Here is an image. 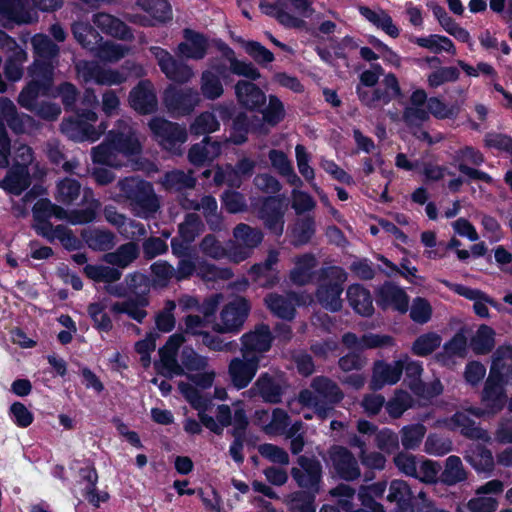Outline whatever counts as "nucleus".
<instances>
[{
    "mask_svg": "<svg viewBox=\"0 0 512 512\" xmlns=\"http://www.w3.org/2000/svg\"><path fill=\"white\" fill-rule=\"evenodd\" d=\"M120 195L129 201L138 215L149 217L159 209V201L150 182L126 177L118 183Z\"/></svg>",
    "mask_w": 512,
    "mask_h": 512,
    "instance_id": "1",
    "label": "nucleus"
},
{
    "mask_svg": "<svg viewBox=\"0 0 512 512\" xmlns=\"http://www.w3.org/2000/svg\"><path fill=\"white\" fill-rule=\"evenodd\" d=\"M319 280L321 282L316 289L318 303L330 312L340 311L342 309L343 283L346 280L344 270L338 266L322 268Z\"/></svg>",
    "mask_w": 512,
    "mask_h": 512,
    "instance_id": "2",
    "label": "nucleus"
},
{
    "mask_svg": "<svg viewBox=\"0 0 512 512\" xmlns=\"http://www.w3.org/2000/svg\"><path fill=\"white\" fill-rule=\"evenodd\" d=\"M154 139L168 152L181 155V145L187 140L186 129L178 123L155 116L148 123Z\"/></svg>",
    "mask_w": 512,
    "mask_h": 512,
    "instance_id": "3",
    "label": "nucleus"
},
{
    "mask_svg": "<svg viewBox=\"0 0 512 512\" xmlns=\"http://www.w3.org/2000/svg\"><path fill=\"white\" fill-rule=\"evenodd\" d=\"M250 310V302L245 297L236 296L223 306L220 323H215L213 330L218 333H238L243 328Z\"/></svg>",
    "mask_w": 512,
    "mask_h": 512,
    "instance_id": "4",
    "label": "nucleus"
},
{
    "mask_svg": "<svg viewBox=\"0 0 512 512\" xmlns=\"http://www.w3.org/2000/svg\"><path fill=\"white\" fill-rule=\"evenodd\" d=\"M233 237L235 242L230 246L228 255L235 263H240L251 256L263 241L264 235L258 228L239 223L233 229Z\"/></svg>",
    "mask_w": 512,
    "mask_h": 512,
    "instance_id": "5",
    "label": "nucleus"
},
{
    "mask_svg": "<svg viewBox=\"0 0 512 512\" xmlns=\"http://www.w3.org/2000/svg\"><path fill=\"white\" fill-rule=\"evenodd\" d=\"M451 159V165L457 167L459 172L466 175L470 180H480L489 185L493 183V178L487 172L467 165L469 163L474 166H481L485 162V157L479 149L466 145L454 151Z\"/></svg>",
    "mask_w": 512,
    "mask_h": 512,
    "instance_id": "6",
    "label": "nucleus"
},
{
    "mask_svg": "<svg viewBox=\"0 0 512 512\" xmlns=\"http://www.w3.org/2000/svg\"><path fill=\"white\" fill-rule=\"evenodd\" d=\"M297 464L299 467H292L290 470L291 477L297 486L319 493L323 478L321 462L315 456L299 455Z\"/></svg>",
    "mask_w": 512,
    "mask_h": 512,
    "instance_id": "7",
    "label": "nucleus"
},
{
    "mask_svg": "<svg viewBox=\"0 0 512 512\" xmlns=\"http://www.w3.org/2000/svg\"><path fill=\"white\" fill-rule=\"evenodd\" d=\"M289 384L283 372H262L253 384L255 390L263 402L268 404L282 403Z\"/></svg>",
    "mask_w": 512,
    "mask_h": 512,
    "instance_id": "8",
    "label": "nucleus"
},
{
    "mask_svg": "<svg viewBox=\"0 0 512 512\" xmlns=\"http://www.w3.org/2000/svg\"><path fill=\"white\" fill-rule=\"evenodd\" d=\"M200 102V94L194 88H178L169 85L163 93V103L174 115L191 114Z\"/></svg>",
    "mask_w": 512,
    "mask_h": 512,
    "instance_id": "9",
    "label": "nucleus"
},
{
    "mask_svg": "<svg viewBox=\"0 0 512 512\" xmlns=\"http://www.w3.org/2000/svg\"><path fill=\"white\" fill-rule=\"evenodd\" d=\"M332 472L339 479L354 481L361 475L360 467L354 454L345 446L332 445L327 451Z\"/></svg>",
    "mask_w": 512,
    "mask_h": 512,
    "instance_id": "10",
    "label": "nucleus"
},
{
    "mask_svg": "<svg viewBox=\"0 0 512 512\" xmlns=\"http://www.w3.org/2000/svg\"><path fill=\"white\" fill-rule=\"evenodd\" d=\"M150 51L156 58L160 70L169 80L184 84L193 77L192 68L188 64L175 59L166 49L154 46L150 48Z\"/></svg>",
    "mask_w": 512,
    "mask_h": 512,
    "instance_id": "11",
    "label": "nucleus"
},
{
    "mask_svg": "<svg viewBox=\"0 0 512 512\" xmlns=\"http://www.w3.org/2000/svg\"><path fill=\"white\" fill-rule=\"evenodd\" d=\"M241 353L248 356H258L261 361L263 354L268 352L274 340L267 324H257L254 330L244 333L241 338Z\"/></svg>",
    "mask_w": 512,
    "mask_h": 512,
    "instance_id": "12",
    "label": "nucleus"
},
{
    "mask_svg": "<svg viewBox=\"0 0 512 512\" xmlns=\"http://www.w3.org/2000/svg\"><path fill=\"white\" fill-rule=\"evenodd\" d=\"M36 20L31 13L29 0H0V23L6 29L31 24Z\"/></svg>",
    "mask_w": 512,
    "mask_h": 512,
    "instance_id": "13",
    "label": "nucleus"
},
{
    "mask_svg": "<svg viewBox=\"0 0 512 512\" xmlns=\"http://www.w3.org/2000/svg\"><path fill=\"white\" fill-rule=\"evenodd\" d=\"M260 367L258 356L242 354V358H233L228 365V374L233 386L238 389L246 388L255 377Z\"/></svg>",
    "mask_w": 512,
    "mask_h": 512,
    "instance_id": "14",
    "label": "nucleus"
},
{
    "mask_svg": "<svg viewBox=\"0 0 512 512\" xmlns=\"http://www.w3.org/2000/svg\"><path fill=\"white\" fill-rule=\"evenodd\" d=\"M130 107L140 115H150L158 109V99L150 80H140L129 92Z\"/></svg>",
    "mask_w": 512,
    "mask_h": 512,
    "instance_id": "15",
    "label": "nucleus"
},
{
    "mask_svg": "<svg viewBox=\"0 0 512 512\" xmlns=\"http://www.w3.org/2000/svg\"><path fill=\"white\" fill-rule=\"evenodd\" d=\"M95 109L90 107L77 108L74 111L76 114L75 118L70 117L63 121V130L72 129L78 131L81 134L82 140H90L92 142L98 140L102 132L97 131L91 124V122H95L98 119Z\"/></svg>",
    "mask_w": 512,
    "mask_h": 512,
    "instance_id": "16",
    "label": "nucleus"
},
{
    "mask_svg": "<svg viewBox=\"0 0 512 512\" xmlns=\"http://www.w3.org/2000/svg\"><path fill=\"white\" fill-rule=\"evenodd\" d=\"M183 39L177 46V54L180 57L191 60H202L206 57L209 49L208 37L191 28L183 29Z\"/></svg>",
    "mask_w": 512,
    "mask_h": 512,
    "instance_id": "17",
    "label": "nucleus"
},
{
    "mask_svg": "<svg viewBox=\"0 0 512 512\" xmlns=\"http://www.w3.org/2000/svg\"><path fill=\"white\" fill-rule=\"evenodd\" d=\"M376 304L383 311L393 308L400 313H406L409 297L402 288L386 281L376 291Z\"/></svg>",
    "mask_w": 512,
    "mask_h": 512,
    "instance_id": "18",
    "label": "nucleus"
},
{
    "mask_svg": "<svg viewBox=\"0 0 512 512\" xmlns=\"http://www.w3.org/2000/svg\"><path fill=\"white\" fill-rule=\"evenodd\" d=\"M260 218L265 227L275 236H281L284 230V211L282 200L278 196L264 199L259 210Z\"/></svg>",
    "mask_w": 512,
    "mask_h": 512,
    "instance_id": "19",
    "label": "nucleus"
},
{
    "mask_svg": "<svg viewBox=\"0 0 512 512\" xmlns=\"http://www.w3.org/2000/svg\"><path fill=\"white\" fill-rule=\"evenodd\" d=\"M343 345L351 351H364L395 345V339L387 334L366 333L358 337L353 332H347L342 336Z\"/></svg>",
    "mask_w": 512,
    "mask_h": 512,
    "instance_id": "20",
    "label": "nucleus"
},
{
    "mask_svg": "<svg viewBox=\"0 0 512 512\" xmlns=\"http://www.w3.org/2000/svg\"><path fill=\"white\" fill-rule=\"evenodd\" d=\"M235 95L239 105L252 112L261 111L267 101L264 91L248 80H239L236 83Z\"/></svg>",
    "mask_w": 512,
    "mask_h": 512,
    "instance_id": "21",
    "label": "nucleus"
},
{
    "mask_svg": "<svg viewBox=\"0 0 512 512\" xmlns=\"http://www.w3.org/2000/svg\"><path fill=\"white\" fill-rule=\"evenodd\" d=\"M415 494L404 480L394 479L390 482L387 502L393 504L391 512H414Z\"/></svg>",
    "mask_w": 512,
    "mask_h": 512,
    "instance_id": "22",
    "label": "nucleus"
},
{
    "mask_svg": "<svg viewBox=\"0 0 512 512\" xmlns=\"http://www.w3.org/2000/svg\"><path fill=\"white\" fill-rule=\"evenodd\" d=\"M30 185L31 175L26 163H15L0 181V188L14 196H20Z\"/></svg>",
    "mask_w": 512,
    "mask_h": 512,
    "instance_id": "23",
    "label": "nucleus"
},
{
    "mask_svg": "<svg viewBox=\"0 0 512 512\" xmlns=\"http://www.w3.org/2000/svg\"><path fill=\"white\" fill-rule=\"evenodd\" d=\"M402 376L401 361L396 360L392 364L383 360H376L373 365L370 388L373 391L381 390L385 385L396 384Z\"/></svg>",
    "mask_w": 512,
    "mask_h": 512,
    "instance_id": "24",
    "label": "nucleus"
},
{
    "mask_svg": "<svg viewBox=\"0 0 512 512\" xmlns=\"http://www.w3.org/2000/svg\"><path fill=\"white\" fill-rule=\"evenodd\" d=\"M94 25L103 33L114 38L131 41L134 38L131 28L119 18L107 13H97L93 16Z\"/></svg>",
    "mask_w": 512,
    "mask_h": 512,
    "instance_id": "25",
    "label": "nucleus"
},
{
    "mask_svg": "<svg viewBox=\"0 0 512 512\" xmlns=\"http://www.w3.org/2000/svg\"><path fill=\"white\" fill-rule=\"evenodd\" d=\"M347 301L353 311L362 317L374 314L373 297L369 289L362 284H351L346 292Z\"/></svg>",
    "mask_w": 512,
    "mask_h": 512,
    "instance_id": "26",
    "label": "nucleus"
},
{
    "mask_svg": "<svg viewBox=\"0 0 512 512\" xmlns=\"http://www.w3.org/2000/svg\"><path fill=\"white\" fill-rule=\"evenodd\" d=\"M318 261L314 254L304 253L294 260V267L290 270L289 279L296 286H305L312 282L314 269Z\"/></svg>",
    "mask_w": 512,
    "mask_h": 512,
    "instance_id": "27",
    "label": "nucleus"
},
{
    "mask_svg": "<svg viewBox=\"0 0 512 512\" xmlns=\"http://www.w3.org/2000/svg\"><path fill=\"white\" fill-rule=\"evenodd\" d=\"M310 386L325 406L336 405L344 398V393L338 384L327 376L314 377Z\"/></svg>",
    "mask_w": 512,
    "mask_h": 512,
    "instance_id": "28",
    "label": "nucleus"
},
{
    "mask_svg": "<svg viewBox=\"0 0 512 512\" xmlns=\"http://www.w3.org/2000/svg\"><path fill=\"white\" fill-rule=\"evenodd\" d=\"M136 4L151 17L147 23H143L144 26H156L172 20V8L168 0H136Z\"/></svg>",
    "mask_w": 512,
    "mask_h": 512,
    "instance_id": "29",
    "label": "nucleus"
},
{
    "mask_svg": "<svg viewBox=\"0 0 512 512\" xmlns=\"http://www.w3.org/2000/svg\"><path fill=\"white\" fill-rule=\"evenodd\" d=\"M296 293H291L289 297L277 293H270L265 297V304L271 313L280 319L291 321L296 314L292 299H297Z\"/></svg>",
    "mask_w": 512,
    "mask_h": 512,
    "instance_id": "30",
    "label": "nucleus"
},
{
    "mask_svg": "<svg viewBox=\"0 0 512 512\" xmlns=\"http://www.w3.org/2000/svg\"><path fill=\"white\" fill-rule=\"evenodd\" d=\"M81 237L93 251L107 252L115 246V234L99 228L83 230Z\"/></svg>",
    "mask_w": 512,
    "mask_h": 512,
    "instance_id": "31",
    "label": "nucleus"
},
{
    "mask_svg": "<svg viewBox=\"0 0 512 512\" xmlns=\"http://www.w3.org/2000/svg\"><path fill=\"white\" fill-rule=\"evenodd\" d=\"M504 386L491 384V379H486L481 400L486 409L492 414L500 412L506 404L507 395Z\"/></svg>",
    "mask_w": 512,
    "mask_h": 512,
    "instance_id": "32",
    "label": "nucleus"
},
{
    "mask_svg": "<svg viewBox=\"0 0 512 512\" xmlns=\"http://www.w3.org/2000/svg\"><path fill=\"white\" fill-rule=\"evenodd\" d=\"M139 246L133 242L120 245L115 251L107 252L103 260L118 268H126L139 257Z\"/></svg>",
    "mask_w": 512,
    "mask_h": 512,
    "instance_id": "33",
    "label": "nucleus"
},
{
    "mask_svg": "<svg viewBox=\"0 0 512 512\" xmlns=\"http://www.w3.org/2000/svg\"><path fill=\"white\" fill-rule=\"evenodd\" d=\"M107 140L111 143L115 155L121 153L125 156H133L141 152L140 142L131 133L110 131L107 135Z\"/></svg>",
    "mask_w": 512,
    "mask_h": 512,
    "instance_id": "34",
    "label": "nucleus"
},
{
    "mask_svg": "<svg viewBox=\"0 0 512 512\" xmlns=\"http://www.w3.org/2000/svg\"><path fill=\"white\" fill-rule=\"evenodd\" d=\"M359 12L366 20L390 37L397 38L399 36L400 29L394 24L392 17L386 11L376 12L367 6H361Z\"/></svg>",
    "mask_w": 512,
    "mask_h": 512,
    "instance_id": "35",
    "label": "nucleus"
},
{
    "mask_svg": "<svg viewBox=\"0 0 512 512\" xmlns=\"http://www.w3.org/2000/svg\"><path fill=\"white\" fill-rule=\"evenodd\" d=\"M278 262V252L272 250L269 252L264 262L255 263L251 266L249 274L252 276L254 281L259 282L261 278H266L265 282L261 285L264 287H273L278 282L276 275L271 276L270 273L273 270V266Z\"/></svg>",
    "mask_w": 512,
    "mask_h": 512,
    "instance_id": "36",
    "label": "nucleus"
},
{
    "mask_svg": "<svg viewBox=\"0 0 512 512\" xmlns=\"http://www.w3.org/2000/svg\"><path fill=\"white\" fill-rule=\"evenodd\" d=\"M316 232L315 218L311 215H306L297 219L292 230V244L295 247L308 244Z\"/></svg>",
    "mask_w": 512,
    "mask_h": 512,
    "instance_id": "37",
    "label": "nucleus"
},
{
    "mask_svg": "<svg viewBox=\"0 0 512 512\" xmlns=\"http://www.w3.org/2000/svg\"><path fill=\"white\" fill-rule=\"evenodd\" d=\"M467 355V338L457 332L449 341L443 345V351L438 352L435 358L438 362L446 364L451 358L457 356L464 358Z\"/></svg>",
    "mask_w": 512,
    "mask_h": 512,
    "instance_id": "38",
    "label": "nucleus"
},
{
    "mask_svg": "<svg viewBox=\"0 0 512 512\" xmlns=\"http://www.w3.org/2000/svg\"><path fill=\"white\" fill-rule=\"evenodd\" d=\"M451 423L460 428V432L466 438L472 440H483L486 435V431L476 425V422L465 412L457 411L451 418Z\"/></svg>",
    "mask_w": 512,
    "mask_h": 512,
    "instance_id": "39",
    "label": "nucleus"
},
{
    "mask_svg": "<svg viewBox=\"0 0 512 512\" xmlns=\"http://www.w3.org/2000/svg\"><path fill=\"white\" fill-rule=\"evenodd\" d=\"M54 61L34 59L33 64L29 68V74L32 82H37L44 89H50L54 76Z\"/></svg>",
    "mask_w": 512,
    "mask_h": 512,
    "instance_id": "40",
    "label": "nucleus"
},
{
    "mask_svg": "<svg viewBox=\"0 0 512 512\" xmlns=\"http://www.w3.org/2000/svg\"><path fill=\"white\" fill-rule=\"evenodd\" d=\"M471 348L476 355H486L495 346V331L492 327L482 324L476 334L471 338Z\"/></svg>",
    "mask_w": 512,
    "mask_h": 512,
    "instance_id": "41",
    "label": "nucleus"
},
{
    "mask_svg": "<svg viewBox=\"0 0 512 512\" xmlns=\"http://www.w3.org/2000/svg\"><path fill=\"white\" fill-rule=\"evenodd\" d=\"M31 43L35 59L54 61L59 56V46L46 34H35L31 39Z\"/></svg>",
    "mask_w": 512,
    "mask_h": 512,
    "instance_id": "42",
    "label": "nucleus"
},
{
    "mask_svg": "<svg viewBox=\"0 0 512 512\" xmlns=\"http://www.w3.org/2000/svg\"><path fill=\"white\" fill-rule=\"evenodd\" d=\"M467 474L463 468L460 457L451 455L446 459L445 468L440 475V480L446 485H455L465 481Z\"/></svg>",
    "mask_w": 512,
    "mask_h": 512,
    "instance_id": "43",
    "label": "nucleus"
},
{
    "mask_svg": "<svg viewBox=\"0 0 512 512\" xmlns=\"http://www.w3.org/2000/svg\"><path fill=\"white\" fill-rule=\"evenodd\" d=\"M442 338L435 332H427L418 336L412 343V354L426 357L432 354L441 345Z\"/></svg>",
    "mask_w": 512,
    "mask_h": 512,
    "instance_id": "44",
    "label": "nucleus"
},
{
    "mask_svg": "<svg viewBox=\"0 0 512 512\" xmlns=\"http://www.w3.org/2000/svg\"><path fill=\"white\" fill-rule=\"evenodd\" d=\"M251 122L245 112H239L232 119L229 140L235 145H242L248 140Z\"/></svg>",
    "mask_w": 512,
    "mask_h": 512,
    "instance_id": "45",
    "label": "nucleus"
},
{
    "mask_svg": "<svg viewBox=\"0 0 512 512\" xmlns=\"http://www.w3.org/2000/svg\"><path fill=\"white\" fill-rule=\"evenodd\" d=\"M105 309L106 305L102 302H92L87 306V313L97 331L109 333L113 329V322Z\"/></svg>",
    "mask_w": 512,
    "mask_h": 512,
    "instance_id": "46",
    "label": "nucleus"
},
{
    "mask_svg": "<svg viewBox=\"0 0 512 512\" xmlns=\"http://www.w3.org/2000/svg\"><path fill=\"white\" fill-rule=\"evenodd\" d=\"M200 89L204 98L208 100H216L224 93L221 80L214 72L209 70H205L201 74Z\"/></svg>",
    "mask_w": 512,
    "mask_h": 512,
    "instance_id": "47",
    "label": "nucleus"
},
{
    "mask_svg": "<svg viewBox=\"0 0 512 512\" xmlns=\"http://www.w3.org/2000/svg\"><path fill=\"white\" fill-rule=\"evenodd\" d=\"M100 207V201L92 199L84 208L69 211L68 222L72 225L89 224L96 219Z\"/></svg>",
    "mask_w": 512,
    "mask_h": 512,
    "instance_id": "48",
    "label": "nucleus"
},
{
    "mask_svg": "<svg viewBox=\"0 0 512 512\" xmlns=\"http://www.w3.org/2000/svg\"><path fill=\"white\" fill-rule=\"evenodd\" d=\"M81 192V184L73 178H64L57 184L56 200L64 205L74 203Z\"/></svg>",
    "mask_w": 512,
    "mask_h": 512,
    "instance_id": "49",
    "label": "nucleus"
},
{
    "mask_svg": "<svg viewBox=\"0 0 512 512\" xmlns=\"http://www.w3.org/2000/svg\"><path fill=\"white\" fill-rule=\"evenodd\" d=\"M268 157L272 167L276 169L281 176L292 178L290 180L291 183H294L295 181L299 183L301 182L300 178L295 174L290 160L283 151L271 149Z\"/></svg>",
    "mask_w": 512,
    "mask_h": 512,
    "instance_id": "50",
    "label": "nucleus"
},
{
    "mask_svg": "<svg viewBox=\"0 0 512 512\" xmlns=\"http://www.w3.org/2000/svg\"><path fill=\"white\" fill-rule=\"evenodd\" d=\"M160 359L154 361V369L158 375L166 379H172L174 376H183L185 371L182 364H179L177 357L172 355H159Z\"/></svg>",
    "mask_w": 512,
    "mask_h": 512,
    "instance_id": "51",
    "label": "nucleus"
},
{
    "mask_svg": "<svg viewBox=\"0 0 512 512\" xmlns=\"http://www.w3.org/2000/svg\"><path fill=\"white\" fill-rule=\"evenodd\" d=\"M400 433L403 447L406 450H414L421 444L426 433V427L421 423L406 425Z\"/></svg>",
    "mask_w": 512,
    "mask_h": 512,
    "instance_id": "52",
    "label": "nucleus"
},
{
    "mask_svg": "<svg viewBox=\"0 0 512 512\" xmlns=\"http://www.w3.org/2000/svg\"><path fill=\"white\" fill-rule=\"evenodd\" d=\"M219 122L212 112H202L190 125V133L195 136L207 135L219 129Z\"/></svg>",
    "mask_w": 512,
    "mask_h": 512,
    "instance_id": "53",
    "label": "nucleus"
},
{
    "mask_svg": "<svg viewBox=\"0 0 512 512\" xmlns=\"http://www.w3.org/2000/svg\"><path fill=\"white\" fill-rule=\"evenodd\" d=\"M259 112L262 113L263 120L271 126L283 121L286 114L283 102L276 95H270L268 105Z\"/></svg>",
    "mask_w": 512,
    "mask_h": 512,
    "instance_id": "54",
    "label": "nucleus"
},
{
    "mask_svg": "<svg viewBox=\"0 0 512 512\" xmlns=\"http://www.w3.org/2000/svg\"><path fill=\"white\" fill-rule=\"evenodd\" d=\"M183 369L187 371H204L208 366V358L198 354L192 347L185 346L180 355Z\"/></svg>",
    "mask_w": 512,
    "mask_h": 512,
    "instance_id": "55",
    "label": "nucleus"
},
{
    "mask_svg": "<svg viewBox=\"0 0 512 512\" xmlns=\"http://www.w3.org/2000/svg\"><path fill=\"white\" fill-rule=\"evenodd\" d=\"M37 82L30 81L19 93L18 104L28 111L34 112L37 108V98L41 91H46Z\"/></svg>",
    "mask_w": 512,
    "mask_h": 512,
    "instance_id": "56",
    "label": "nucleus"
},
{
    "mask_svg": "<svg viewBox=\"0 0 512 512\" xmlns=\"http://www.w3.org/2000/svg\"><path fill=\"white\" fill-rule=\"evenodd\" d=\"M221 204L223 209L230 214L243 212L247 208L243 194L235 190L224 191L221 195Z\"/></svg>",
    "mask_w": 512,
    "mask_h": 512,
    "instance_id": "57",
    "label": "nucleus"
},
{
    "mask_svg": "<svg viewBox=\"0 0 512 512\" xmlns=\"http://www.w3.org/2000/svg\"><path fill=\"white\" fill-rule=\"evenodd\" d=\"M403 122L410 129H420L429 120V112L423 107L407 106L403 110Z\"/></svg>",
    "mask_w": 512,
    "mask_h": 512,
    "instance_id": "58",
    "label": "nucleus"
},
{
    "mask_svg": "<svg viewBox=\"0 0 512 512\" xmlns=\"http://www.w3.org/2000/svg\"><path fill=\"white\" fill-rule=\"evenodd\" d=\"M411 407V398L406 392L400 391L395 397L385 401V409L392 419L400 418Z\"/></svg>",
    "mask_w": 512,
    "mask_h": 512,
    "instance_id": "59",
    "label": "nucleus"
},
{
    "mask_svg": "<svg viewBox=\"0 0 512 512\" xmlns=\"http://www.w3.org/2000/svg\"><path fill=\"white\" fill-rule=\"evenodd\" d=\"M459 76L460 72L456 67H440L429 74L427 82L431 88H437L444 83L457 81Z\"/></svg>",
    "mask_w": 512,
    "mask_h": 512,
    "instance_id": "60",
    "label": "nucleus"
},
{
    "mask_svg": "<svg viewBox=\"0 0 512 512\" xmlns=\"http://www.w3.org/2000/svg\"><path fill=\"white\" fill-rule=\"evenodd\" d=\"M245 52L259 65L268 64L274 61V54L260 42L250 40L244 45Z\"/></svg>",
    "mask_w": 512,
    "mask_h": 512,
    "instance_id": "61",
    "label": "nucleus"
},
{
    "mask_svg": "<svg viewBox=\"0 0 512 512\" xmlns=\"http://www.w3.org/2000/svg\"><path fill=\"white\" fill-rule=\"evenodd\" d=\"M9 416L19 428H27L34 421L33 413L21 402L16 401L9 408Z\"/></svg>",
    "mask_w": 512,
    "mask_h": 512,
    "instance_id": "62",
    "label": "nucleus"
},
{
    "mask_svg": "<svg viewBox=\"0 0 512 512\" xmlns=\"http://www.w3.org/2000/svg\"><path fill=\"white\" fill-rule=\"evenodd\" d=\"M366 364L367 358L363 355V351H350L338 360V366L343 372L360 371Z\"/></svg>",
    "mask_w": 512,
    "mask_h": 512,
    "instance_id": "63",
    "label": "nucleus"
},
{
    "mask_svg": "<svg viewBox=\"0 0 512 512\" xmlns=\"http://www.w3.org/2000/svg\"><path fill=\"white\" fill-rule=\"evenodd\" d=\"M432 316V307L428 300L422 297H417L414 299L411 309H410V318L418 324L427 323Z\"/></svg>",
    "mask_w": 512,
    "mask_h": 512,
    "instance_id": "64",
    "label": "nucleus"
}]
</instances>
